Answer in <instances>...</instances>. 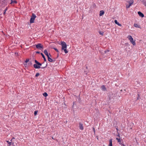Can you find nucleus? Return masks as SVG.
Masks as SVG:
<instances>
[{
	"instance_id": "16",
	"label": "nucleus",
	"mask_w": 146,
	"mask_h": 146,
	"mask_svg": "<svg viewBox=\"0 0 146 146\" xmlns=\"http://www.w3.org/2000/svg\"><path fill=\"white\" fill-rule=\"evenodd\" d=\"M40 54H41V55H42V57L44 59V61L45 62L46 61V58H45V57L44 55L42 53H40Z\"/></svg>"
},
{
	"instance_id": "22",
	"label": "nucleus",
	"mask_w": 146,
	"mask_h": 146,
	"mask_svg": "<svg viewBox=\"0 0 146 146\" xmlns=\"http://www.w3.org/2000/svg\"><path fill=\"white\" fill-rule=\"evenodd\" d=\"M47 64H46V66H44V67H40V68H42V69H44V68H46V67H47Z\"/></svg>"
},
{
	"instance_id": "6",
	"label": "nucleus",
	"mask_w": 146,
	"mask_h": 146,
	"mask_svg": "<svg viewBox=\"0 0 146 146\" xmlns=\"http://www.w3.org/2000/svg\"><path fill=\"white\" fill-rule=\"evenodd\" d=\"M79 124L80 129V130H83L84 128L83 126V124L81 122H79Z\"/></svg>"
},
{
	"instance_id": "23",
	"label": "nucleus",
	"mask_w": 146,
	"mask_h": 146,
	"mask_svg": "<svg viewBox=\"0 0 146 146\" xmlns=\"http://www.w3.org/2000/svg\"><path fill=\"white\" fill-rule=\"evenodd\" d=\"M99 33L100 35H103L104 34V33L100 31L99 32Z\"/></svg>"
},
{
	"instance_id": "38",
	"label": "nucleus",
	"mask_w": 146,
	"mask_h": 146,
	"mask_svg": "<svg viewBox=\"0 0 146 146\" xmlns=\"http://www.w3.org/2000/svg\"><path fill=\"white\" fill-rule=\"evenodd\" d=\"M95 6H96V5H95V4H94V7H95Z\"/></svg>"
},
{
	"instance_id": "14",
	"label": "nucleus",
	"mask_w": 146,
	"mask_h": 146,
	"mask_svg": "<svg viewBox=\"0 0 146 146\" xmlns=\"http://www.w3.org/2000/svg\"><path fill=\"white\" fill-rule=\"evenodd\" d=\"M129 3V4L130 6H131L132 4H133V0H130V1L128 2Z\"/></svg>"
},
{
	"instance_id": "1",
	"label": "nucleus",
	"mask_w": 146,
	"mask_h": 146,
	"mask_svg": "<svg viewBox=\"0 0 146 146\" xmlns=\"http://www.w3.org/2000/svg\"><path fill=\"white\" fill-rule=\"evenodd\" d=\"M61 45L62 46V49L64 50L65 53H67L68 52V50H66L67 45L66 43L64 42H61Z\"/></svg>"
},
{
	"instance_id": "36",
	"label": "nucleus",
	"mask_w": 146,
	"mask_h": 146,
	"mask_svg": "<svg viewBox=\"0 0 146 146\" xmlns=\"http://www.w3.org/2000/svg\"><path fill=\"white\" fill-rule=\"evenodd\" d=\"M15 139V138H14V137H13L12 138V139L11 140V141H12V140H13V139Z\"/></svg>"
},
{
	"instance_id": "28",
	"label": "nucleus",
	"mask_w": 146,
	"mask_h": 146,
	"mask_svg": "<svg viewBox=\"0 0 146 146\" xmlns=\"http://www.w3.org/2000/svg\"><path fill=\"white\" fill-rule=\"evenodd\" d=\"M24 65L25 67H26L27 66V63H25V64L24 63Z\"/></svg>"
},
{
	"instance_id": "4",
	"label": "nucleus",
	"mask_w": 146,
	"mask_h": 146,
	"mask_svg": "<svg viewBox=\"0 0 146 146\" xmlns=\"http://www.w3.org/2000/svg\"><path fill=\"white\" fill-rule=\"evenodd\" d=\"M36 17V15L34 14L33 13L30 20V23H34L35 19Z\"/></svg>"
},
{
	"instance_id": "11",
	"label": "nucleus",
	"mask_w": 146,
	"mask_h": 146,
	"mask_svg": "<svg viewBox=\"0 0 146 146\" xmlns=\"http://www.w3.org/2000/svg\"><path fill=\"white\" fill-rule=\"evenodd\" d=\"M109 143L108 145V146H112V139H110L109 140Z\"/></svg>"
},
{
	"instance_id": "2",
	"label": "nucleus",
	"mask_w": 146,
	"mask_h": 146,
	"mask_svg": "<svg viewBox=\"0 0 146 146\" xmlns=\"http://www.w3.org/2000/svg\"><path fill=\"white\" fill-rule=\"evenodd\" d=\"M36 64L33 65L34 68L36 69H39L40 68V66L42 65V64L38 62L36 60H35Z\"/></svg>"
},
{
	"instance_id": "7",
	"label": "nucleus",
	"mask_w": 146,
	"mask_h": 146,
	"mask_svg": "<svg viewBox=\"0 0 146 146\" xmlns=\"http://www.w3.org/2000/svg\"><path fill=\"white\" fill-rule=\"evenodd\" d=\"M44 52L45 54L47 56V57H49V55H50V57L51 56V55H50V53L49 54H48V53L46 50H45L44 51Z\"/></svg>"
},
{
	"instance_id": "30",
	"label": "nucleus",
	"mask_w": 146,
	"mask_h": 146,
	"mask_svg": "<svg viewBox=\"0 0 146 146\" xmlns=\"http://www.w3.org/2000/svg\"><path fill=\"white\" fill-rule=\"evenodd\" d=\"M93 131H94V133H95V128L94 127H93Z\"/></svg>"
},
{
	"instance_id": "9",
	"label": "nucleus",
	"mask_w": 146,
	"mask_h": 146,
	"mask_svg": "<svg viewBox=\"0 0 146 146\" xmlns=\"http://www.w3.org/2000/svg\"><path fill=\"white\" fill-rule=\"evenodd\" d=\"M101 88L103 91H106V88L104 85H102L101 86Z\"/></svg>"
},
{
	"instance_id": "34",
	"label": "nucleus",
	"mask_w": 146,
	"mask_h": 146,
	"mask_svg": "<svg viewBox=\"0 0 146 146\" xmlns=\"http://www.w3.org/2000/svg\"><path fill=\"white\" fill-rule=\"evenodd\" d=\"M5 13H6V11H4V12L3 13V15H5Z\"/></svg>"
},
{
	"instance_id": "24",
	"label": "nucleus",
	"mask_w": 146,
	"mask_h": 146,
	"mask_svg": "<svg viewBox=\"0 0 146 146\" xmlns=\"http://www.w3.org/2000/svg\"><path fill=\"white\" fill-rule=\"evenodd\" d=\"M7 142L8 143L9 145H11V142L9 141H7Z\"/></svg>"
},
{
	"instance_id": "29",
	"label": "nucleus",
	"mask_w": 146,
	"mask_h": 146,
	"mask_svg": "<svg viewBox=\"0 0 146 146\" xmlns=\"http://www.w3.org/2000/svg\"><path fill=\"white\" fill-rule=\"evenodd\" d=\"M109 50H107L106 51H105L104 52H105V53H106L107 52H109Z\"/></svg>"
},
{
	"instance_id": "26",
	"label": "nucleus",
	"mask_w": 146,
	"mask_h": 146,
	"mask_svg": "<svg viewBox=\"0 0 146 146\" xmlns=\"http://www.w3.org/2000/svg\"><path fill=\"white\" fill-rule=\"evenodd\" d=\"M29 59H26V60L25 61V62L26 63H27V62H29Z\"/></svg>"
},
{
	"instance_id": "17",
	"label": "nucleus",
	"mask_w": 146,
	"mask_h": 146,
	"mask_svg": "<svg viewBox=\"0 0 146 146\" xmlns=\"http://www.w3.org/2000/svg\"><path fill=\"white\" fill-rule=\"evenodd\" d=\"M116 139L117 141L119 143V144H121V140L120 138H116Z\"/></svg>"
},
{
	"instance_id": "18",
	"label": "nucleus",
	"mask_w": 146,
	"mask_h": 146,
	"mask_svg": "<svg viewBox=\"0 0 146 146\" xmlns=\"http://www.w3.org/2000/svg\"><path fill=\"white\" fill-rule=\"evenodd\" d=\"M43 95L45 97H47L48 96V94L46 92H44L43 94Z\"/></svg>"
},
{
	"instance_id": "21",
	"label": "nucleus",
	"mask_w": 146,
	"mask_h": 146,
	"mask_svg": "<svg viewBox=\"0 0 146 146\" xmlns=\"http://www.w3.org/2000/svg\"><path fill=\"white\" fill-rule=\"evenodd\" d=\"M40 75V74L38 73H37L36 74V75H35V77H38L39 75Z\"/></svg>"
},
{
	"instance_id": "15",
	"label": "nucleus",
	"mask_w": 146,
	"mask_h": 146,
	"mask_svg": "<svg viewBox=\"0 0 146 146\" xmlns=\"http://www.w3.org/2000/svg\"><path fill=\"white\" fill-rule=\"evenodd\" d=\"M115 23L117 25H118L120 26H121V25L117 21V20H115L114 21Z\"/></svg>"
},
{
	"instance_id": "31",
	"label": "nucleus",
	"mask_w": 146,
	"mask_h": 146,
	"mask_svg": "<svg viewBox=\"0 0 146 146\" xmlns=\"http://www.w3.org/2000/svg\"><path fill=\"white\" fill-rule=\"evenodd\" d=\"M7 10V8L6 7L4 11H6Z\"/></svg>"
},
{
	"instance_id": "20",
	"label": "nucleus",
	"mask_w": 146,
	"mask_h": 146,
	"mask_svg": "<svg viewBox=\"0 0 146 146\" xmlns=\"http://www.w3.org/2000/svg\"><path fill=\"white\" fill-rule=\"evenodd\" d=\"M130 6H130L129 5L126 4V7L127 9L129 8Z\"/></svg>"
},
{
	"instance_id": "12",
	"label": "nucleus",
	"mask_w": 146,
	"mask_h": 146,
	"mask_svg": "<svg viewBox=\"0 0 146 146\" xmlns=\"http://www.w3.org/2000/svg\"><path fill=\"white\" fill-rule=\"evenodd\" d=\"M48 61L51 62H54L55 61V60H53V59L50 58V57H48Z\"/></svg>"
},
{
	"instance_id": "27",
	"label": "nucleus",
	"mask_w": 146,
	"mask_h": 146,
	"mask_svg": "<svg viewBox=\"0 0 146 146\" xmlns=\"http://www.w3.org/2000/svg\"><path fill=\"white\" fill-rule=\"evenodd\" d=\"M55 51H56L57 52H59V51L58 50V49L56 48H53Z\"/></svg>"
},
{
	"instance_id": "10",
	"label": "nucleus",
	"mask_w": 146,
	"mask_h": 146,
	"mask_svg": "<svg viewBox=\"0 0 146 146\" xmlns=\"http://www.w3.org/2000/svg\"><path fill=\"white\" fill-rule=\"evenodd\" d=\"M134 26L135 27L140 28L141 26L137 24L134 23Z\"/></svg>"
},
{
	"instance_id": "32",
	"label": "nucleus",
	"mask_w": 146,
	"mask_h": 146,
	"mask_svg": "<svg viewBox=\"0 0 146 146\" xmlns=\"http://www.w3.org/2000/svg\"><path fill=\"white\" fill-rule=\"evenodd\" d=\"M36 53H37V54H40V52H39V51H37L36 52Z\"/></svg>"
},
{
	"instance_id": "33",
	"label": "nucleus",
	"mask_w": 146,
	"mask_h": 146,
	"mask_svg": "<svg viewBox=\"0 0 146 146\" xmlns=\"http://www.w3.org/2000/svg\"><path fill=\"white\" fill-rule=\"evenodd\" d=\"M12 146H16V145H15L14 144V143H12Z\"/></svg>"
},
{
	"instance_id": "8",
	"label": "nucleus",
	"mask_w": 146,
	"mask_h": 146,
	"mask_svg": "<svg viewBox=\"0 0 146 146\" xmlns=\"http://www.w3.org/2000/svg\"><path fill=\"white\" fill-rule=\"evenodd\" d=\"M138 14L139 16L143 17H144V15L140 11H138Z\"/></svg>"
},
{
	"instance_id": "3",
	"label": "nucleus",
	"mask_w": 146,
	"mask_h": 146,
	"mask_svg": "<svg viewBox=\"0 0 146 146\" xmlns=\"http://www.w3.org/2000/svg\"><path fill=\"white\" fill-rule=\"evenodd\" d=\"M127 38L133 45H135L136 43L135 42V41L133 40V38L131 36H128L127 37Z\"/></svg>"
},
{
	"instance_id": "19",
	"label": "nucleus",
	"mask_w": 146,
	"mask_h": 146,
	"mask_svg": "<svg viewBox=\"0 0 146 146\" xmlns=\"http://www.w3.org/2000/svg\"><path fill=\"white\" fill-rule=\"evenodd\" d=\"M12 3L16 4L17 3V1L15 0H14L13 1L12 0H11V4Z\"/></svg>"
},
{
	"instance_id": "13",
	"label": "nucleus",
	"mask_w": 146,
	"mask_h": 146,
	"mask_svg": "<svg viewBox=\"0 0 146 146\" xmlns=\"http://www.w3.org/2000/svg\"><path fill=\"white\" fill-rule=\"evenodd\" d=\"M104 12L103 10H101L100 11V14L99 15L100 16H102V15L103 14H104Z\"/></svg>"
},
{
	"instance_id": "37",
	"label": "nucleus",
	"mask_w": 146,
	"mask_h": 146,
	"mask_svg": "<svg viewBox=\"0 0 146 146\" xmlns=\"http://www.w3.org/2000/svg\"><path fill=\"white\" fill-rule=\"evenodd\" d=\"M118 137H119V138H120V136H119V134H118Z\"/></svg>"
},
{
	"instance_id": "25",
	"label": "nucleus",
	"mask_w": 146,
	"mask_h": 146,
	"mask_svg": "<svg viewBox=\"0 0 146 146\" xmlns=\"http://www.w3.org/2000/svg\"><path fill=\"white\" fill-rule=\"evenodd\" d=\"M37 112H38V111H35L34 112V114L35 115V116L37 114Z\"/></svg>"
},
{
	"instance_id": "35",
	"label": "nucleus",
	"mask_w": 146,
	"mask_h": 146,
	"mask_svg": "<svg viewBox=\"0 0 146 146\" xmlns=\"http://www.w3.org/2000/svg\"><path fill=\"white\" fill-rule=\"evenodd\" d=\"M32 64V63H31V62H30L29 63H28V64Z\"/></svg>"
},
{
	"instance_id": "5",
	"label": "nucleus",
	"mask_w": 146,
	"mask_h": 146,
	"mask_svg": "<svg viewBox=\"0 0 146 146\" xmlns=\"http://www.w3.org/2000/svg\"><path fill=\"white\" fill-rule=\"evenodd\" d=\"M36 48L40 50L41 48H43V46L41 43H38L36 45Z\"/></svg>"
}]
</instances>
